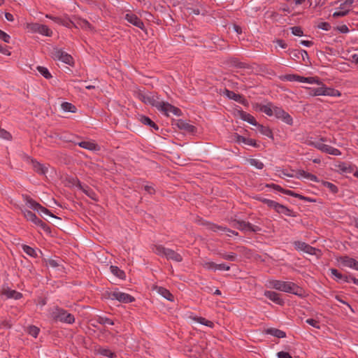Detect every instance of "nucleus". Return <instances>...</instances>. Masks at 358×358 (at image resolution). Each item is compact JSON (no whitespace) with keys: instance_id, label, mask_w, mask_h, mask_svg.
<instances>
[{"instance_id":"nucleus-1","label":"nucleus","mask_w":358,"mask_h":358,"mask_svg":"<svg viewBox=\"0 0 358 358\" xmlns=\"http://www.w3.org/2000/svg\"><path fill=\"white\" fill-rule=\"evenodd\" d=\"M136 95L138 99L142 102L157 108L159 111L166 116H169L170 113L176 116H180L182 115V111L180 108L168 102L160 101L158 95L155 92L139 90L136 92Z\"/></svg>"},{"instance_id":"nucleus-2","label":"nucleus","mask_w":358,"mask_h":358,"mask_svg":"<svg viewBox=\"0 0 358 358\" xmlns=\"http://www.w3.org/2000/svg\"><path fill=\"white\" fill-rule=\"evenodd\" d=\"M269 287L277 290L291 293L299 296L304 295V290L292 282L272 280L268 282Z\"/></svg>"},{"instance_id":"nucleus-3","label":"nucleus","mask_w":358,"mask_h":358,"mask_svg":"<svg viewBox=\"0 0 358 358\" xmlns=\"http://www.w3.org/2000/svg\"><path fill=\"white\" fill-rule=\"evenodd\" d=\"M52 317L55 321L66 324H73L75 322L73 315L68 313L66 310L57 307L52 313Z\"/></svg>"},{"instance_id":"nucleus-4","label":"nucleus","mask_w":358,"mask_h":358,"mask_svg":"<svg viewBox=\"0 0 358 358\" xmlns=\"http://www.w3.org/2000/svg\"><path fill=\"white\" fill-rule=\"evenodd\" d=\"M106 297L111 300H117L124 303H129L135 301L134 297L131 295L118 290L107 292L106 294Z\"/></svg>"},{"instance_id":"nucleus-5","label":"nucleus","mask_w":358,"mask_h":358,"mask_svg":"<svg viewBox=\"0 0 358 358\" xmlns=\"http://www.w3.org/2000/svg\"><path fill=\"white\" fill-rule=\"evenodd\" d=\"M52 58L62 61V62L71 65L73 64V57L67 52L63 51L62 49L55 48L52 52Z\"/></svg>"},{"instance_id":"nucleus-6","label":"nucleus","mask_w":358,"mask_h":358,"mask_svg":"<svg viewBox=\"0 0 358 358\" xmlns=\"http://www.w3.org/2000/svg\"><path fill=\"white\" fill-rule=\"evenodd\" d=\"M236 224L234 226L241 231H249L257 233L261 231V228L258 226L253 225L251 223L243 220H234Z\"/></svg>"},{"instance_id":"nucleus-7","label":"nucleus","mask_w":358,"mask_h":358,"mask_svg":"<svg viewBox=\"0 0 358 358\" xmlns=\"http://www.w3.org/2000/svg\"><path fill=\"white\" fill-rule=\"evenodd\" d=\"M203 224L205 225L208 230H210L214 232H218V231L228 232V233H229L227 234L229 236H231L230 234L235 235V236L238 235V233L237 231L231 230L226 227L217 225L214 223H211V222H203Z\"/></svg>"},{"instance_id":"nucleus-8","label":"nucleus","mask_w":358,"mask_h":358,"mask_svg":"<svg viewBox=\"0 0 358 358\" xmlns=\"http://www.w3.org/2000/svg\"><path fill=\"white\" fill-rule=\"evenodd\" d=\"M274 115L276 118L282 120L284 122L287 124L288 125L293 124V119L290 116V115L285 111L282 108L275 106L274 108Z\"/></svg>"},{"instance_id":"nucleus-9","label":"nucleus","mask_w":358,"mask_h":358,"mask_svg":"<svg viewBox=\"0 0 358 358\" xmlns=\"http://www.w3.org/2000/svg\"><path fill=\"white\" fill-rule=\"evenodd\" d=\"M294 245L296 250L303 251L309 255H315V251L317 250L315 248L302 241H294Z\"/></svg>"},{"instance_id":"nucleus-10","label":"nucleus","mask_w":358,"mask_h":358,"mask_svg":"<svg viewBox=\"0 0 358 358\" xmlns=\"http://www.w3.org/2000/svg\"><path fill=\"white\" fill-rule=\"evenodd\" d=\"M125 20L133 25L138 27L142 30H145V25L143 22L134 13H127L124 17Z\"/></svg>"},{"instance_id":"nucleus-11","label":"nucleus","mask_w":358,"mask_h":358,"mask_svg":"<svg viewBox=\"0 0 358 358\" xmlns=\"http://www.w3.org/2000/svg\"><path fill=\"white\" fill-rule=\"evenodd\" d=\"M73 27L77 29L80 28L83 30H94V27L87 20L80 17H75L73 18Z\"/></svg>"},{"instance_id":"nucleus-12","label":"nucleus","mask_w":358,"mask_h":358,"mask_svg":"<svg viewBox=\"0 0 358 358\" xmlns=\"http://www.w3.org/2000/svg\"><path fill=\"white\" fill-rule=\"evenodd\" d=\"M264 295L278 305L282 306L285 303L284 300L281 298V294L279 293L266 290L264 292Z\"/></svg>"},{"instance_id":"nucleus-13","label":"nucleus","mask_w":358,"mask_h":358,"mask_svg":"<svg viewBox=\"0 0 358 358\" xmlns=\"http://www.w3.org/2000/svg\"><path fill=\"white\" fill-rule=\"evenodd\" d=\"M223 94L226 95L229 99L234 100L243 105H245L248 102L247 100L241 94H236L229 90L224 89Z\"/></svg>"},{"instance_id":"nucleus-14","label":"nucleus","mask_w":358,"mask_h":358,"mask_svg":"<svg viewBox=\"0 0 358 358\" xmlns=\"http://www.w3.org/2000/svg\"><path fill=\"white\" fill-rule=\"evenodd\" d=\"M234 140L238 143H243L246 145H251L255 148H257L258 146L255 140L252 138H245L244 136L239 135L237 133L234 134Z\"/></svg>"},{"instance_id":"nucleus-15","label":"nucleus","mask_w":358,"mask_h":358,"mask_svg":"<svg viewBox=\"0 0 358 358\" xmlns=\"http://www.w3.org/2000/svg\"><path fill=\"white\" fill-rule=\"evenodd\" d=\"M330 271H331V275L333 276H334L335 280L337 282H350L351 275H343L336 268H331Z\"/></svg>"},{"instance_id":"nucleus-16","label":"nucleus","mask_w":358,"mask_h":358,"mask_svg":"<svg viewBox=\"0 0 358 358\" xmlns=\"http://www.w3.org/2000/svg\"><path fill=\"white\" fill-rule=\"evenodd\" d=\"M76 185L90 198L94 201H97V196L96 194L88 186H83L80 183V182L77 179L76 180Z\"/></svg>"},{"instance_id":"nucleus-17","label":"nucleus","mask_w":358,"mask_h":358,"mask_svg":"<svg viewBox=\"0 0 358 358\" xmlns=\"http://www.w3.org/2000/svg\"><path fill=\"white\" fill-rule=\"evenodd\" d=\"M2 294L8 299H20L22 297V294L16 290L10 289L9 287L3 288Z\"/></svg>"},{"instance_id":"nucleus-18","label":"nucleus","mask_w":358,"mask_h":358,"mask_svg":"<svg viewBox=\"0 0 358 358\" xmlns=\"http://www.w3.org/2000/svg\"><path fill=\"white\" fill-rule=\"evenodd\" d=\"M165 257L168 260H172L176 262H181L182 261V257L179 253L170 248L167 249Z\"/></svg>"},{"instance_id":"nucleus-19","label":"nucleus","mask_w":358,"mask_h":358,"mask_svg":"<svg viewBox=\"0 0 358 358\" xmlns=\"http://www.w3.org/2000/svg\"><path fill=\"white\" fill-rule=\"evenodd\" d=\"M31 164L34 171L40 175H45L48 171V168L35 159H31Z\"/></svg>"},{"instance_id":"nucleus-20","label":"nucleus","mask_w":358,"mask_h":358,"mask_svg":"<svg viewBox=\"0 0 358 358\" xmlns=\"http://www.w3.org/2000/svg\"><path fill=\"white\" fill-rule=\"evenodd\" d=\"M287 52L289 54L291 59L296 60V61L300 59V55H303V54H305L306 56V59H308V52L306 50H304L289 49Z\"/></svg>"},{"instance_id":"nucleus-21","label":"nucleus","mask_w":358,"mask_h":358,"mask_svg":"<svg viewBox=\"0 0 358 358\" xmlns=\"http://www.w3.org/2000/svg\"><path fill=\"white\" fill-rule=\"evenodd\" d=\"M238 113L239 114L240 117L243 121L248 122L250 124L252 125H257V122L256 121L255 118L251 115L250 114L243 111V110H238Z\"/></svg>"},{"instance_id":"nucleus-22","label":"nucleus","mask_w":358,"mask_h":358,"mask_svg":"<svg viewBox=\"0 0 358 358\" xmlns=\"http://www.w3.org/2000/svg\"><path fill=\"white\" fill-rule=\"evenodd\" d=\"M283 194L298 198L300 200L306 201L308 202H315V199H314L303 196L289 189H285L283 191Z\"/></svg>"},{"instance_id":"nucleus-23","label":"nucleus","mask_w":358,"mask_h":358,"mask_svg":"<svg viewBox=\"0 0 358 358\" xmlns=\"http://www.w3.org/2000/svg\"><path fill=\"white\" fill-rule=\"evenodd\" d=\"M297 178L301 177H303L308 180H310L313 182H319L318 178L312 173H308L303 170H298L296 171V176Z\"/></svg>"},{"instance_id":"nucleus-24","label":"nucleus","mask_w":358,"mask_h":358,"mask_svg":"<svg viewBox=\"0 0 358 358\" xmlns=\"http://www.w3.org/2000/svg\"><path fill=\"white\" fill-rule=\"evenodd\" d=\"M337 167L341 173H351L354 171L355 166L346 162H340Z\"/></svg>"},{"instance_id":"nucleus-25","label":"nucleus","mask_w":358,"mask_h":358,"mask_svg":"<svg viewBox=\"0 0 358 358\" xmlns=\"http://www.w3.org/2000/svg\"><path fill=\"white\" fill-rule=\"evenodd\" d=\"M322 89H323V94L322 96H340L341 92L334 88L327 87L322 83Z\"/></svg>"},{"instance_id":"nucleus-26","label":"nucleus","mask_w":358,"mask_h":358,"mask_svg":"<svg viewBox=\"0 0 358 358\" xmlns=\"http://www.w3.org/2000/svg\"><path fill=\"white\" fill-rule=\"evenodd\" d=\"M275 212L287 216L296 217V213L292 210L280 203L278 204Z\"/></svg>"},{"instance_id":"nucleus-27","label":"nucleus","mask_w":358,"mask_h":358,"mask_svg":"<svg viewBox=\"0 0 358 358\" xmlns=\"http://www.w3.org/2000/svg\"><path fill=\"white\" fill-rule=\"evenodd\" d=\"M80 147L85 148L88 150H98L99 146L97 144L92 142V141H81L78 143Z\"/></svg>"},{"instance_id":"nucleus-28","label":"nucleus","mask_w":358,"mask_h":358,"mask_svg":"<svg viewBox=\"0 0 358 358\" xmlns=\"http://www.w3.org/2000/svg\"><path fill=\"white\" fill-rule=\"evenodd\" d=\"M280 79L281 80H286V81H290V82L297 81V82H300V83H301L302 80H304L303 76H301L297 74H286V75L280 76Z\"/></svg>"},{"instance_id":"nucleus-29","label":"nucleus","mask_w":358,"mask_h":358,"mask_svg":"<svg viewBox=\"0 0 358 358\" xmlns=\"http://www.w3.org/2000/svg\"><path fill=\"white\" fill-rule=\"evenodd\" d=\"M274 108L275 106L271 103H268L267 105H260L259 110L268 116H272L274 115Z\"/></svg>"},{"instance_id":"nucleus-30","label":"nucleus","mask_w":358,"mask_h":358,"mask_svg":"<svg viewBox=\"0 0 358 358\" xmlns=\"http://www.w3.org/2000/svg\"><path fill=\"white\" fill-rule=\"evenodd\" d=\"M178 127L184 129L189 133H194L196 131V127L183 120H179L177 123Z\"/></svg>"},{"instance_id":"nucleus-31","label":"nucleus","mask_w":358,"mask_h":358,"mask_svg":"<svg viewBox=\"0 0 358 358\" xmlns=\"http://www.w3.org/2000/svg\"><path fill=\"white\" fill-rule=\"evenodd\" d=\"M139 120L142 124L150 126L155 131H157L159 129V127L150 117L147 116L141 115Z\"/></svg>"},{"instance_id":"nucleus-32","label":"nucleus","mask_w":358,"mask_h":358,"mask_svg":"<svg viewBox=\"0 0 358 358\" xmlns=\"http://www.w3.org/2000/svg\"><path fill=\"white\" fill-rule=\"evenodd\" d=\"M257 127L258 131L262 134L270 138H273V135L271 129L268 127H265L262 124H258L256 125Z\"/></svg>"},{"instance_id":"nucleus-33","label":"nucleus","mask_w":358,"mask_h":358,"mask_svg":"<svg viewBox=\"0 0 358 358\" xmlns=\"http://www.w3.org/2000/svg\"><path fill=\"white\" fill-rule=\"evenodd\" d=\"M22 213H23L24 217L27 219V221H30L34 224L39 219L34 213L29 210H22Z\"/></svg>"},{"instance_id":"nucleus-34","label":"nucleus","mask_w":358,"mask_h":358,"mask_svg":"<svg viewBox=\"0 0 358 358\" xmlns=\"http://www.w3.org/2000/svg\"><path fill=\"white\" fill-rule=\"evenodd\" d=\"M151 249L156 255L165 257L168 248H166L162 245H152Z\"/></svg>"},{"instance_id":"nucleus-35","label":"nucleus","mask_w":358,"mask_h":358,"mask_svg":"<svg viewBox=\"0 0 358 358\" xmlns=\"http://www.w3.org/2000/svg\"><path fill=\"white\" fill-rule=\"evenodd\" d=\"M157 292L159 294H161L166 299H167L170 301H173L174 296L167 289L162 287H159L157 288Z\"/></svg>"},{"instance_id":"nucleus-36","label":"nucleus","mask_w":358,"mask_h":358,"mask_svg":"<svg viewBox=\"0 0 358 358\" xmlns=\"http://www.w3.org/2000/svg\"><path fill=\"white\" fill-rule=\"evenodd\" d=\"M257 199L261 201L262 203L266 204L268 207L273 208V210H275V211H276L279 203L263 197H257Z\"/></svg>"},{"instance_id":"nucleus-37","label":"nucleus","mask_w":358,"mask_h":358,"mask_svg":"<svg viewBox=\"0 0 358 358\" xmlns=\"http://www.w3.org/2000/svg\"><path fill=\"white\" fill-rule=\"evenodd\" d=\"M354 261L355 259L350 257L348 256H343L338 259V262L341 264H342L344 266H347L351 268L352 267Z\"/></svg>"},{"instance_id":"nucleus-38","label":"nucleus","mask_w":358,"mask_h":358,"mask_svg":"<svg viewBox=\"0 0 358 358\" xmlns=\"http://www.w3.org/2000/svg\"><path fill=\"white\" fill-rule=\"evenodd\" d=\"M110 270L114 275L120 279H124L126 277L124 271L119 268L117 266H110Z\"/></svg>"},{"instance_id":"nucleus-39","label":"nucleus","mask_w":358,"mask_h":358,"mask_svg":"<svg viewBox=\"0 0 358 358\" xmlns=\"http://www.w3.org/2000/svg\"><path fill=\"white\" fill-rule=\"evenodd\" d=\"M24 199L26 201V204L31 209L37 210V208L40 206V203L34 201L29 196L25 195L23 196Z\"/></svg>"},{"instance_id":"nucleus-40","label":"nucleus","mask_w":358,"mask_h":358,"mask_svg":"<svg viewBox=\"0 0 358 358\" xmlns=\"http://www.w3.org/2000/svg\"><path fill=\"white\" fill-rule=\"evenodd\" d=\"M217 255L220 257H221L223 259L231 261V262H235L237 259V255L234 252H231L229 254L225 253V252H217Z\"/></svg>"},{"instance_id":"nucleus-41","label":"nucleus","mask_w":358,"mask_h":358,"mask_svg":"<svg viewBox=\"0 0 358 358\" xmlns=\"http://www.w3.org/2000/svg\"><path fill=\"white\" fill-rule=\"evenodd\" d=\"M268 333L276 338H281L286 337V334L285 331L278 329H270L268 330Z\"/></svg>"},{"instance_id":"nucleus-42","label":"nucleus","mask_w":358,"mask_h":358,"mask_svg":"<svg viewBox=\"0 0 358 358\" xmlns=\"http://www.w3.org/2000/svg\"><path fill=\"white\" fill-rule=\"evenodd\" d=\"M319 87H308V94L310 96H322L323 94V89L322 85Z\"/></svg>"},{"instance_id":"nucleus-43","label":"nucleus","mask_w":358,"mask_h":358,"mask_svg":"<svg viewBox=\"0 0 358 358\" xmlns=\"http://www.w3.org/2000/svg\"><path fill=\"white\" fill-rule=\"evenodd\" d=\"M38 33L46 36H51L52 35V30L50 29L47 25L41 24L40 25Z\"/></svg>"},{"instance_id":"nucleus-44","label":"nucleus","mask_w":358,"mask_h":358,"mask_svg":"<svg viewBox=\"0 0 358 358\" xmlns=\"http://www.w3.org/2000/svg\"><path fill=\"white\" fill-rule=\"evenodd\" d=\"M22 248L23 251L29 256L32 257H37L36 251L33 248H31L27 245H22Z\"/></svg>"},{"instance_id":"nucleus-45","label":"nucleus","mask_w":358,"mask_h":358,"mask_svg":"<svg viewBox=\"0 0 358 358\" xmlns=\"http://www.w3.org/2000/svg\"><path fill=\"white\" fill-rule=\"evenodd\" d=\"M38 71L46 79L52 78V75L46 67L38 66L36 67Z\"/></svg>"},{"instance_id":"nucleus-46","label":"nucleus","mask_w":358,"mask_h":358,"mask_svg":"<svg viewBox=\"0 0 358 358\" xmlns=\"http://www.w3.org/2000/svg\"><path fill=\"white\" fill-rule=\"evenodd\" d=\"M322 185L324 187H327L333 194H336L338 192V187L330 182L322 181Z\"/></svg>"},{"instance_id":"nucleus-47","label":"nucleus","mask_w":358,"mask_h":358,"mask_svg":"<svg viewBox=\"0 0 358 358\" xmlns=\"http://www.w3.org/2000/svg\"><path fill=\"white\" fill-rule=\"evenodd\" d=\"M62 108L66 112L75 113L76 108L74 105L69 102H64L62 103Z\"/></svg>"},{"instance_id":"nucleus-48","label":"nucleus","mask_w":358,"mask_h":358,"mask_svg":"<svg viewBox=\"0 0 358 358\" xmlns=\"http://www.w3.org/2000/svg\"><path fill=\"white\" fill-rule=\"evenodd\" d=\"M248 161L251 166H255L257 169H262L264 167V163L259 159H249Z\"/></svg>"},{"instance_id":"nucleus-49","label":"nucleus","mask_w":358,"mask_h":358,"mask_svg":"<svg viewBox=\"0 0 358 358\" xmlns=\"http://www.w3.org/2000/svg\"><path fill=\"white\" fill-rule=\"evenodd\" d=\"M41 24L39 23H28L27 29L32 33H38Z\"/></svg>"},{"instance_id":"nucleus-50","label":"nucleus","mask_w":358,"mask_h":358,"mask_svg":"<svg viewBox=\"0 0 358 358\" xmlns=\"http://www.w3.org/2000/svg\"><path fill=\"white\" fill-rule=\"evenodd\" d=\"M37 211L39 213H43L45 215H49L52 217L59 219L57 216L54 215L48 208L42 206L41 204H40V206H38V208H37Z\"/></svg>"},{"instance_id":"nucleus-51","label":"nucleus","mask_w":358,"mask_h":358,"mask_svg":"<svg viewBox=\"0 0 358 358\" xmlns=\"http://www.w3.org/2000/svg\"><path fill=\"white\" fill-rule=\"evenodd\" d=\"M40 329L36 326H29L27 329V332L29 334L32 336L34 338H36L39 334Z\"/></svg>"},{"instance_id":"nucleus-52","label":"nucleus","mask_w":358,"mask_h":358,"mask_svg":"<svg viewBox=\"0 0 358 358\" xmlns=\"http://www.w3.org/2000/svg\"><path fill=\"white\" fill-rule=\"evenodd\" d=\"M303 79L302 80L301 83H316L317 85H321L322 82H321L317 78L315 77H303Z\"/></svg>"},{"instance_id":"nucleus-53","label":"nucleus","mask_w":358,"mask_h":358,"mask_svg":"<svg viewBox=\"0 0 358 358\" xmlns=\"http://www.w3.org/2000/svg\"><path fill=\"white\" fill-rule=\"evenodd\" d=\"M98 322L101 324H104V325H113L114 324V322L113 321L110 319V318H108L106 317H99L97 320Z\"/></svg>"},{"instance_id":"nucleus-54","label":"nucleus","mask_w":358,"mask_h":358,"mask_svg":"<svg viewBox=\"0 0 358 358\" xmlns=\"http://www.w3.org/2000/svg\"><path fill=\"white\" fill-rule=\"evenodd\" d=\"M196 321L201 324L211 328L214 327V323L212 321L208 320L204 317H199L196 319Z\"/></svg>"},{"instance_id":"nucleus-55","label":"nucleus","mask_w":358,"mask_h":358,"mask_svg":"<svg viewBox=\"0 0 358 358\" xmlns=\"http://www.w3.org/2000/svg\"><path fill=\"white\" fill-rule=\"evenodd\" d=\"M35 225L41 227V229H42L44 231L47 233H50V228L41 219H38V220L36 222Z\"/></svg>"},{"instance_id":"nucleus-56","label":"nucleus","mask_w":358,"mask_h":358,"mask_svg":"<svg viewBox=\"0 0 358 358\" xmlns=\"http://www.w3.org/2000/svg\"><path fill=\"white\" fill-rule=\"evenodd\" d=\"M100 353L103 356H105V357H107L109 358H115L116 357L115 353L113 352L112 351H110L108 349H101V350H100Z\"/></svg>"},{"instance_id":"nucleus-57","label":"nucleus","mask_w":358,"mask_h":358,"mask_svg":"<svg viewBox=\"0 0 358 358\" xmlns=\"http://www.w3.org/2000/svg\"><path fill=\"white\" fill-rule=\"evenodd\" d=\"M292 31V34L294 36H302L303 35V31L301 27L295 26L290 28Z\"/></svg>"},{"instance_id":"nucleus-58","label":"nucleus","mask_w":358,"mask_h":358,"mask_svg":"<svg viewBox=\"0 0 358 358\" xmlns=\"http://www.w3.org/2000/svg\"><path fill=\"white\" fill-rule=\"evenodd\" d=\"M232 64L234 66L240 68V69H246L248 68V65L244 62H239L237 59L234 58L231 60Z\"/></svg>"},{"instance_id":"nucleus-59","label":"nucleus","mask_w":358,"mask_h":358,"mask_svg":"<svg viewBox=\"0 0 358 358\" xmlns=\"http://www.w3.org/2000/svg\"><path fill=\"white\" fill-rule=\"evenodd\" d=\"M202 266L206 269L216 271V263L213 262H205Z\"/></svg>"},{"instance_id":"nucleus-60","label":"nucleus","mask_w":358,"mask_h":358,"mask_svg":"<svg viewBox=\"0 0 358 358\" xmlns=\"http://www.w3.org/2000/svg\"><path fill=\"white\" fill-rule=\"evenodd\" d=\"M0 137L8 141L12 139V135L8 131L1 128H0Z\"/></svg>"},{"instance_id":"nucleus-61","label":"nucleus","mask_w":358,"mask_h":358,"mask_svg":"<svg viewBox=\"0 0 358 358\" xmlns=\"http://www.w3.org/2000/svg\"><path fill=\"white\" fill-rule=\"evenodd\" d=\"M349 11H350V9H347V10H339V11H336L333 14V17H344L345 15H347L348 13H349Z\"/></svg>"},{"instance_id":"nucleus-62","label":"nucleus","mask_w":358,"mask_h":358,"mask_svg":"<svg viewBox=\"0 0 358 358\" xmlns=\"http://www.w3.org/2000/svg\"><path fill=\"white\" fill-rule=\"evenodd\" d=\"M307 144L308 145H310V146H313L314 148H315L316 149L319 150H322V147L324 145V143L320 142V141H317V142H315V141H308L307 143Z\"/></svg>"},{"instance_id":"nucleus-63","label":"nucleus","mask_w":358,"mask_h":358,"mask_svg":"<svg viewBox=\"0 0 358 358\" xmlns=\"http://www.w3.org/2000/svg\"><path fill=\"white\" fill-rule=\"evenodd\" d=\"M306 322L316 329L320 328L319 322L314 319H312V318L307 319Z\"/></svg>"},{"instance_id":"nucleus-64","label":"nucleus","mask_w":358,"mask_h":358,"mask_svg":"<svg viewBox=\"0 0 358 358\" xmlns=\"http://www.w3.org/2000/svg\"><path fill=\"white\" fill-rule=\"evenodd\" d=\"M353 2H354L353 0H346L345 2L342 3L340 5V9H341V10H344V9L347 10V9H348L352 6Z\"/></svg>"}]
</instances>
